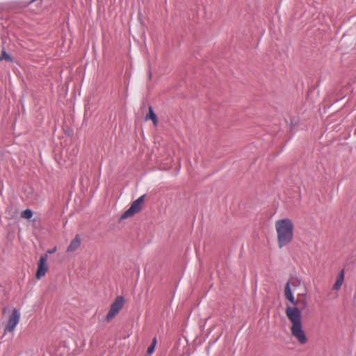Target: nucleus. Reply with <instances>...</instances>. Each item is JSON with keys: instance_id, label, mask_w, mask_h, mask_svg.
Here are the masks:
<instances>
[{"instance_id": "nucleus-1", "label": "nucleus", "mask_w": 356, "mask_h": 356, "mask_svg": "<svg viewBox=\"0 0 356 356\" xmlns=\"http://www.w3.org/2000/svg\"><path fill=\"white\" fill-rule=\"evenodd\" d=\"M300 285V281L296 277L291 278L284 287V295L286 298L293 305L286 307V315L291 323V335L296 339L300 344H305L307 338L302 328L301 310L296 307L298 301L295 300L291 287L295 289Z\"/></svg>"}, {"instance_id": "nucleus-2", "label": "nucleus", "mask_w": 356, "mask_h": 356, "mask_svg": "<svg viewBox=\"0 0 356 356\" xmlns=\"http://www.w3.org/2000/svg\"><path fill=\"white\" fill-rule=\"evenodd\" d=\"M275 227L280 248H282L293 241L294 225L291 219L284 218L277 220Z\"/></svg>"}, {"instance_id": "nucleus-3", "label": "nucleus", "mask_w": 356, "mask_h": 356, "mask_svg": "<svg viewBox=\"0 0 356 356\" xmlns=\"http://www.w3.org/2000/svg\"><path fill=\"white\" fill-rule=\"evenodd\" d=\"M145 195H143L140 197H139L137 200L134 201L131 207L122 214L120 220H122L128 218L129 217L133 216L135 213L139 212L142 209L143 204L144 203L145 201Z\"/></svg>"}, {"instance_id": "nucleus-4", "label": "nucleus", "mask_w": 356, "mask_h": 356, "mask_svg": "<svg viewBox=\"0 0 356 356\" xmlns=\"http://www.w3.org/2000/svg\"><path fill=\"white\" fill-rule=\"evenodd\" d=\"M20 319V313L19 312L14 308L12 311V314L9 316L7 325L4 329V332H13L19 323Z\"/></svg>"}, {"instance_id": "nucleus-5", "label": "nucleus", "mask_w": 356, "mask_h": 356, "mask_svg": "<svg viewBox=\"0 0 356 356\" xmlns=\"http://www.w3.org/2000/svg\"><path fill=\"white\" fill-rule=\"evenodd\" d=\"M124 305V298L118 296L111 305V308L106 315V320L111 321L120 312Z\"/></svg>"}, {"instance_id": "nucleus-6", "label": "nucleus", "mask_w": 356, "mask_h": 356, "mask_svg": "<svg viewBox=\"0 0 356 356\" xmlns=\"http://www.w3.org/2000/svg\"><path fill=\"white\" fill-rule=\"evenodd\" d=\"M47 254L42 255L40 257L38 270L36 272V278L40 280L42 277H44L48 270V267L47 266Z\"/></svg>"}, {"instance_id": "nucleus-7", "label": "nucleus", "mask_w": 356, "mask_h": 356, "mask_svg": "<svg viewBox=\"0 0 356 356\" xmlns=\"http://www.w3.org/2000/svg\"><path fill=\"white\" fill-rule=\"evenodd\" d=\"M81 245V238L79 235H76L70 242L67 248V252H74Z\"/></svg>"}, {"instance_id": "nucleus-8", "label": "nucleus", "mask_w": 356, "mask_h": 356, "mask_svg": "<svg viewBox=\"0 0 356 356\" xmlns=\"http://www.w3.org/2000/svg\"><path fill=\"white\" fill-rule=\"evenodd\" d=\"M151 120L154 124V125H156L158 123V118L156 115L155 114L152 106H149L148 108V113L145 116V120Z\"/></svg>"}, {"instance_id": "nucleus-9", "label": "nucleus", "mask_w": 356, "mask_h": 356, "mask_svg": "<svg viewBox=\"0 0 356 356\" xmlns=\"http://www.w3.org/2000/svg\"><path fill=\"white\" fill-rule=\"evenodd\" d=\"M343 279H344V273H343V270H342L338 275L337 277V279L333 286V289L334 290H339L343 282Z\"/></svg>"}, {"instance_id": "nucleus-10", "label": "nucleus", "mask_w": 356, "mask_h": 356, "mask_svg": "<svg viewBox=\"0 0 356 356\" xmlns=\"http://www.w3.org/2000/svg\"><path fill=\"white\" fill-rule=\"evenodd\" d=\"M32 216H33V211L29 209H25L21 213V217L24 219H30L32 218Z\"/></svg>"}, {"instance_id": "nucleus-11", "label": "nucleus", "mask_w": 356, "mask_h": 356, "mask_svg": "<svg viewBox=\"0 0 356 356\" xmlns=\"http://www.w3.org/2000/svg\"><path fill=\"white\" fill-rule=\"evenodd\" d=\"M3 60H6L8 61H12V58L10 56V55L5 51L3 50L1 52V55L0 56V61Z\"/></svg>"}, {"instance_id": "nucleus-12", "label": "nucleus", "mask_w": 356, "mask_h": 356, "mask_svg": "<svg viewBox=\"0 0 356 356\" xmlns=\"http://www.w3.org/2000/svg\"><path fill=\"white\" fill-rule=\"evenodd\" d=\"M296 301H298V303L300 302L303 308L307 307L308 302L306 298H304L302 300H297Z\"/></svg>"}, {"instance_id": "nucleus-13", "label": "nucleus", "mask_w": 356, "mask_h": 356, "mask_svg": "<svg viewBox=\"0 0 356 356\" xmlns=\"http://www.w3.org/2000/svg\"><path fill=\"white\" fill-rule=\"evenodd\" d=\"M154 349L155 346H154V345H150L147 348V354L149 355H152L154 351Z\"/></svg>"}, {"instance_id": "nucleus-14", "label": "nucleus", "mask_w": 356, "mask_h": 356, "mask_svg": "<svg viewBox=\"0 0 356 356\" xmlns=\"http://www.w3.org/2000/svg\"><path fill=\"white\" fill-rule=\"evenodd\" d=\"M56 251V247H54V248H52V249L48 250H47V254H53V253H54Z\"/></svg>"}, {"instance_id": "nucleus-15", "label": "nucleus", "mask_w": 356, "mask_h": 356, "mask_svg": "<svg viewBox=\"0 0 356 356\" xmlns=\"http://www.w3.org/2000/svg\"><path fill=\"white\" fill-rule=\"evenodd\" d=\"M156 339L154 338V339H153L152 343L151 345H154V346H156Z\"/></svg>"}]
</instances>
